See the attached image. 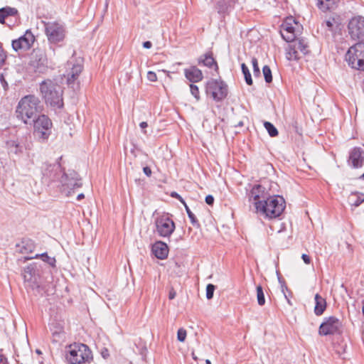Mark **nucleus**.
I'll list each match as a JSON object with an SVG mask.
<instances>
[{
  "instance_id": "33",
  "label": "nucleus",
  "mask_w": 364,
  "mask_h": 364,
  "mask_svg": "<svg viewBox=\"0 0 364 364\" xmlns=\"http://www.w3.org/2000/svg\"><path fill=\"white\" fill-rule=\"evenodd\" d=\"M264 126L269 134L272 137L277 136L278 135V131L277 128L269 122H265Z\"/></svg>"
},
{
  "instance_id": "25",
  "label": "nucleus",
  "mask_w": 364,
  "mask_h": 364,
  "mask_svg": "<svg viewBox=\"0 0 364 364\" xmlns=\"http://www.w3.org/2000/svg\"><path fill=\"white\" fill-rule=\"evenodd\" d=\"M19 251L22 254L32 252L35 249L34 242L30 239H23L20 244L17 245Z\"/></svg>"
},
{
  "instance_id": "41",
  "label": "nucleus",
  "mask_w": 364,
  "mask_h": 364,
  "mask_svg": "<svg viewBox=\"0 0 364 364\" xmlns=\"http://www.w3.org/2000/svg\"><path fill=\"white\" fill-rule=\"evenodd\" d=\"M186 338V331L184 328H179L177 332V338L180 342L185 341Z\"/></svg>"
},
{
  "instance_id": "42",
  "label": "nucleus",
  "mask_w": 364,
  "mask_h": 364,
  "mask_svg": "<svg viewBox=\"0 0 364 364\" xmlns=\"http://www.w3.org/2000/svg\"><path fill=\"white\" fill-rule=\"evenodd\" d=\"M218 12H224L226 9V4L225 0H218L216 2Z\"/></svg>"
},
{
  "instance_id": "46",
  "label": "nucleus",
  "mask_w": 364,
  "mask_h": 364,
  "mask_svg": "<svg viewBox=\"0 0 364 364\" xmlns=\"http://www.w3.org/2000/svg\"><path fill=\"white\" fill-rule=\"evenodd\" d=\"M171 196L172 198L178 199L183 205L186 204L185 200L183 199V198L176 192H172L171 193Z\"/></svg>"
},
{
  "instance_id": "57",
  "label": "nucleus",
  "mask_w": 364,
  "mask_h": 364,
  "mask_svg": "<svg viewBox=\"0 0 364 364\" xmlns=\"http://www.w3.org/2000/svg\"><path fill=\"white\" fill-rule=\"evenodd\" d=\"M85 198V195L83 193H80L77 197V200H80Z\"/></svg>"
},
{
  "instance_id": "15",
  "label": "nucleus",
  "mask_w": 364,
  "mask_h": 364,
  "mask_svg": "<svg viewBox=\"0 0 364 364\" xmlns=\"http://www.w3.org/2000/svg\"><path fill=\"white\" fill-rule=\"evenodd\" d=\"M348 29L353 39L364 41V17L358 16L351 18Z\"/></svg>"
},
{
  "instance_id": "12",
  "label": "nucleus",
  "mask_w": 364,
  "mask_h": 364,
  "mask_svg": "<svg viewBox=\"0 0 364 364\" xmlns=\"http://www.w3.org/2000/svg\"><path fill=\"white\" fill-rule=\"evenodd\" d=\"M156 230L158 235L163 237H168L174 232L175 223L168 214L161 215L155 220Z\"/></svg>"
},
{
  "instance_id": "43",
  "label": "nucleus",
  "mask_w": 364,
  "mask_h": 364,
  "mask_svg": "<svg viewBox=\"0 0 364 364\" xmlns=\"http://www.w3.org/2000/svg\"><path fill=\"white\" fill-rule=\"evenodd\" d=\"M277 274L278 277V281L281 284L282 290L284 293V289H287V287L285 284L284 279L282 278V277L281 276L280 273L278 271L277 272Z\"/></svg>"
},
{
  "instance_id": "22",
  "label": "nucleus",
  "mask_w": 364,
  "mask_h": 364,
  "mask_svg": "<svg viewBox=\"0 0 364 364\" xmlns=\"http://www.w3.org/2000/svg\"><path fill=\"white\" fill-rule=\"evenodd\" d=\"M151 251L154 256L159 259H164L168 255V247L162 241H157L153 245Z\"/></svg>"
},
{
  "instance_id": "9",
  "label": "nucleus",
  "mask_w": 364,
  "mask_h": 364,
  "mask_svg": "<svg viewBox=\"0 0 364 364\" xmlns=\"http://www.w3.org/2000/svg\"><path fill=\"white\" fill-rule=\"evenodd\" d=\"M343 332L342 321L336 316L325 317L318 328L320 336L341 335Z\"/></svg>"
},
{
  "instance_id": "17",
  "label": "nucleus",
  "mask_w": 364,
  "mask_h": 364,
  "mask_svg": "<svg viewBox=\"0 0 364 364\" xmlns=\"http://www.w3.org/2000/svg\"><path fill=\"white\" fill-rule=\"evenodd\" d=\"M299 26L297 23L291 18H287L282 24L280 33L284 40L287 42H292L296 39L295 26Z\"/></svg>"
},
{
  "instance_id": "36",
  "label": "nucleus",
  "mask_w": 364,
  "mask_h": 364,
  "mask_svg": "<svg viewBox=\"0 0 364 364\" xmlns=\"http://www.w3.org/2000/svg\"><path fill=\"white\" fill-rule=\"evenodd\" d=\"M363 195L358 196V194H353L350 200H352V205L355 207L359 206L363 202H364Z\"/></svg>"
},
{
  "instance_id": "39",
  "label": "nucleus",
  "mask_w": 364,
  "mask_h": 364,
  "mask_svg": "<svg viewBox=\"0 0 364 364\" xmlns=\"http://www.w3.org/2000/svg\"><path fill=\"white\" fill-rule=\"evenodd\" d=\"M252 64L253 67V74L255 77L260 75V70L258 65V62L256 58H252Z\"/></svg>"
},
{
  "instance_id": "53",
  "label": "nucleus",
  "mask_w": 364,
  "mask_h": 364,
  "mask_svg": "<svg viewBox=\"0 0 364 364\" xmlns=\"http://www.w3.org/2000/svg\"><path fill=\"white\" fill-rule=\"evenodd\" d=\"M101 355L104 358H107L109 355V350L107 348H103L101 351Z\"/></svg>"
},
{
  "instance_id": "27",
  "label": "nucleus",
  "mask_w": 364,
  "mask_h": 364,
  "mask_svg": "<svg viewBox=\"0 0 364 364\" xmlns=\"http://www.w3.org/2000/svg\"><path fill=\"white\" fill-rule=\"evenodd\" d=\"M53 335V341L58 343L63 339L64 336V331L63 326L60 325L53 326L50 328Z\"/></svg>"
},
{
  "instance_id": "30",
  "label": "nucleus",
  "mask_w": 364,
  "mask_h": 364,
  "mask_svg": "<svg viewBox=\"0 0 364 364\" xmlns=\"http://www.w3.org/2000/svg\"><path fill=\"white\" fill-rule=\"evenodd\" d=\"M333 5V0H317V6L323 11L331 9Z\"/></svg>"
},
{
  "instance_id": "3",
  "label": "nucleus",
  "mask_w": 364,
  "mask_h": 364,
  "mask_svg": "<svg viewBox=\"0 0 364 364\" xmlns=\"http://www.w3.org/2000/svg\"><path fill=\"white\" fill-rule=\"evenodd\" d=\"M40 91L46 104L54 108H61L63 106V88L56 82L46 80L40 85Z\"/></svg>"
},
{
  "instance_id": "56",
  "label": "nucleus",
  "mask_w": 364,
  "mask_h": 364,
  "mask_svg": "<svg viewBox=\"0 0 364 364\" xmlns=\"http://www.w3.org/2000/svg\"><path fill=\"white\" fill-rule=\"evenodd\" d=\"M176 291L173 290V289H171L170 291H169V294H168V298L169 299H173L176 296Z\"/></svg>"
},
{
  "instance_id": "37",
  "label": "nucleus",
  "mask_w": 364,
  "mask_h": 364,
  "mask_svg": "<svg viewBox=\"0 0 364 364\" xmlns=\"http://www.w3.org/2000/svg\"><path fill=\"white\" fill-rule=\"evenodd\" d=\"M25 275L24 278L25 279H30L31 277L35 274V267L33 264H30L27 266L24 269Z\"/></svg>"
},
{
  "instance_id": "16",
  "label": "nucleus",
  "mask_w": 364,
  "mask_h": 364,
  "mask_svg": "<svg viewBox=\"0 0 364 364\" xmlns=\"http://www.w3.org/2000/svg\"><path fill=\"white\" fill-rule=\"evenodd\" d=\"M35 36L31 30H27L24 35L12 41V48L16 52L26 51L31 48L35 41Z\"/></svg>"
},
{
  "instance_id": "23",
  "label": "nucleus",
  "mask_w": 364,
  "mask_h": 364,
  "mask_svg": "<svg viewBox=\"0 0 364 364\" xmlns=\"http://www.w3.org/2000/svg\"><path fill=\"white\" fill-rule=\"evenodd\" d=\"M184 75L188 80L193 83L198 82L203 78L202 71L196 66L184 69Z\"/></svg>"
},
{
  "instance_id": "6",
  "label": "nucleus",
  "mask_w": 364,
  "mask_h": 364,
  "mask_svg": "<svg viewBox=\"0 0 364 364\" xmlns=\"http://www.w3.org/2000/svg\"><path fill=\"white\" fill-rule=\"evenodd\" d=\"M59 183L61 185V191L68 196L71 193V191L79 188L82 185L81 178L74 170H68L67 172L63 171Z\"/></svg>"
},
{
  "instance_id": "61",
  "label": "nucleus",
  "mask_w": 364,
  "mask_h": 364,
  "mask_svg": "<svg viewBox=\"0 0 364 364\" xmlns=\"http://www.w3.org/2000/svg\"><path fill=\"white\" fill-rule=\"evenodd\" d=\"M205 363L206 364H211V363H210V361L209 360H206Z\"/></svg>"
},
{
  "instance_id": "45",
  "label": "nucleus",
  "mask_w": 364,
  "mask_h": 364,
  "mask_svg": "<svg viewBox=\"0 0 364 364\" xmlns=\"http://www.w3.org/2000/svg\"><path fill=\"white\" fill-rule=\"evenodd\" d=\"M0 83H1V85L3 87L4 90H8L9 85H8V83H7L6 80H5V78H4L3 75H0Z\"/></svg>"
},
{
  "instance_id": "2",
  "label": "nucleus",
  "mask_w": 364,
  "mask_h": 364,
  "mask_svg": "<svg viewBox=\"0 0 364 364\" xmlns=\"http://www.w3.org/2000/svg\"><path fill=\"white\" fill-rule=\"evenodd\" d=\"M256 211L265 218L273 219L279 217L284 212L286 203L283 197L271 196L265 201L255 203Z\"/></svg>"
},
{
  "instance_id": "60",
  "label": "nucleus",
  "mask_w": 364,
  "mask_h": 364,
  "mask_svg": "<svg viewBox=\"0 0 364 364\" xmlns=\"http://www.w3.org/2000/svg\"><path fill=\"white\" fill-rule=\"evenodd\" d=\"M360 179H364V173L360 176Z\"/></svg>"
},
{
  "instance_id": "28",
  "label": "nucleus",
  "mask_w": 364,
  "mask_h": 364,
  "mask_svg": "<svg viewBox=\"0 0 364 364\" xmlns=\"http://www.w3.org/2000/svg\"><path fill=\"white\" fill-rule=\"evenodd\" d=\"M6 146L9 153L18 154L23 152V146L20 145L16 141H8L6 142Z\"/></svg>"
},
{
  "instance_id": "58",
  "label": "nucleus",
  "mask_w": 364,
  "mask_h": 364,
  "mask_svg": "<svg viewBox=\"0 0 364 364\" xmlns=\"http://www.w3.org/2000/svg\"><path fill=\"white\" fill-rule=\"evenodd\" d=\"M244 125L243 122L240 121L238 122V124L235 127H242Z\"/></svg>"
},
{
  "instance_id": "55",
  "label": "nucleus",
  "mask_w": 364,
  "mask_h": 364,
  "mask_svg": "<svg viewBox=\"0 0 364 364\" xmlns=\"http://www.w3.org/2000/svg\"><path fill=\"white\" fill-rule=\"evenodd\" d=\"M7 362L6 358L0 353V364H6Z\"/></svg>"
},
{
  "instance_id": "14",
  "label": "nucleus",
  "mask_w": 364,
  "mask_h": 364,
  "mask_svg": "<svg viewBox=\"0 0 364 364\" xmlns=\"http://www.w3.org/2000/svg\"><path fill=\"white\" fill-rule=\"evenodd\" d=\"M82 70L83 67L80 63H73L72 61H68L67 63V83L74 90L79 88L77 78Z\"/></svg>"
},
{
  "instance_id": "8",
  "label": "nucleus",
  "mask_w": 364,
  "mask_h": 364,
  "mask_svg": "<svg viewBox=\"0 0 364 364\" xmlns=\"http://www.w3.org/2000/svg\"><path fill=\"white\" fill-rule=\"evenodd\" d=\"M47 63L46 52L41 48L33 49L31 54L28 69L36 73H44L48 68Z\"/></svg>"
},
{
  "instance_id": "19",
  "label": "nucleus",
  "mask_w": 364,
  "mask_h": 364,
  "mask_svg": "<svg viewBox=\"0 0 364 364\" xmlns=\"http://www.w3.org/2000/svg\"><path fill=\"white\" fill-rule=\"evenodd\" d=\"M348 162L354 168L362 167L364 164V151L360 147H354L349 153Z\"/></svg>"
},
{
  "instance_id": "50",
  "label": "nucleus",
  "mask_w": 364,
  "mask_h": 364,
  "mask_svg": "<svg viewBox=\"0 0 364 364\" xmlns=\"http://www.w3.org/2000/svg\"><path fill=\"white\" fill-rule=\"evenodd\" d=\"M301 259H303L304 262L306 264H309L311 262V257L306 254H303L301 255Z\"/></svg>"
},
{
  "instance_id": "59",
  "label": "nucleus",
  "mask_w": 364,
  "mask_h": 364,
  "mask_svg": "<svg viewBox=\"0 0 364 364\" xmlns=\"http://www.w3.org/2000/svg\"><path fill=\"white\" fill-rule=\"evenodd\" d=\"M36 353H38V354H41V351L40 350H38V349H37V350H36Z\"/></svg>"
},
{
  "instance_id": "40",
  "label": "nucleus",
  "mask_w": 364,
  "mask_h": 364,
  "mask_svg": "<svg viewBox=\"0 0 364 364\" xmlns=\"http://www.w3.org/2000/svg\"><path fill=\"white\" fill-rule=\"evenodd\" d=\"M215 289V286L209 284L206 287V297L208 299H211L213 297V294Z\"/></svg>"
},
{
  "instance_id": "5",
  "label": "nucleus",
  "mask_w": 364,
  "mask_h": 364,
  "mask_svg": "<svg viewBox=\"0 0 364 364\" xmlns=\"http://www.w3.org/2000/svg\"><path fill=\"white\" fill-rule=\"evenodd\" d=\"M346 60L352 68L364 71V43L359 42L350 47Z\"/></svg>"
},
{
  "instance_id": "4",
  "label": "nucleus",
  "mask_w": 364,
  "mask_h": 364,
  "mask_svg": "<svg viewBox=\"0 0 364 364\" xmlns=\"http://www.w3.org/2000/svg\"><path fill=\"white\" fill-rule=\"evenodd\" d=\"M66 359L70 364H85L92 360V351L83 343H74L70 346Z\"/></svg>"
},
{
  "instance_id": "29",
  "label": "nucleus",
  "mask_w": 364,
  "mask_h": 364,
  "mask_svg": "<svg viewBox=\"0 0 364 364\" xmlns=\"http://www.w3.org/2000/svg\"><path fill=\"white\" fill-rule=\"evenodd\" d=\"M38 258H41L43 262H46L51 267L55 266L56 260H55V257H49L46 252L42 253L41 255L36 254L35 256L28 257V259H38Z\"/></svg>"
},
{
  "instance_id": "47",
  "label": "nucleus",
  "mask_w": 364,
  "mask_h": 364,
  "mask_svg": "<svg viewBox=\"0 0 364 364\" xmlns=\"http://www.w3.org/2000/svg\"><path fill=\"white\" fill-rule=\"evenodd\" d=\"M18 23H19V22H14V18H8L6 20V22L4 24H6L9 28H12L13 26L18 25Z\"/></svg>"
},
{
  "instance_id": "52",
  "label": "nucleus",
  "mask_w": 364,
  "mask_h": 364,
  "mask_svg": "<svg viewBox=\"0 0 364 364\" xmlns=\"http://www.w3.org/2000/svg\"><path fill=\"white\" fill-rule=\"evenodd\" d=\"M143 171L144 174H146L147 176H151V170L149 166H145L143 168Z\"/></svg>"
},
{
  "instance_id": "54",
  "label": "nucleus",
  "mask_w": 364,
  "mask_h": 364,
  "mask_svg": "<svg viewBox=\"0 0 364 364\" xmlns=\"http://www.w3.org/2000/svg\"><path fill=\"white\" fill-rule=\"evenodd\" d=\"M151 46H152V43H151V41H145V42L143 43V47L144 48L149 49V48H151Z\"/></svg>"
},
{
  "instance_id": "44",
  "label": "nucleus",
  "mask_w": 364,
  "mask_h": 364,
  "mask_svg": "<svg viewBox=\"0 0 364 364\" xmlns=\"http://www.w3.org/2000/svg\"><path fill=\"white\" fill-rule=\"evenodd\" d=\"M147 79L151 82H156L157 80L156 74L153 71H149L147 73Z\"/></svg>"
},
{
  "instance_id": "38",
  "label": "nucleus",
  "mask_w": 364,
  "mask_h": 364,
  "mask_svg": "<svg viewBox=\"0 0 364 364\" xmlns=\"http://www.w3.org/2000/svg\"><path fill=\"white\" fill-rule=\"evenodd\" d=\"M190 90L191 95L198 101L200 99L198 87L194 84H191Z\"/></svg>"
},
{
  "instance_id": "13",
  "label": "nucleus",
  "mask_w": 364,
  "mask_h": 364,
  "mask_svg": "<svg viewBox=\"0 0 364 364\" xmlns=\"http://www.w3.org/2000/svg\"><path fill=\"white\" fill-rule=\"evenodd\" d=\"M45 32L50 43L58 44L62 42L65 37L64 27L57 23H48L45 26Z\"/></svg>"
},
{
  "instance_id": "26",
  "label": "nucleus",
  "mask_w": 364,
  "mask_h": 364,
  "mask_svg": "<svg viewBox=\"0 0 364 364\" xmlns=\"http://www.w3.org/2000/svg\"><path fill=\"white\" fill-rule=\"evenodd\" d=\"M203 63V65L210 68H215L218 69V65L213 58L212 53H206L198 59V64Z\"/></svg>"
},
{
  "instance_id": "7",
  "label": "nucleus",
  "mask_w": 364,
  "mask_h": 364,
  "mask_svg": "<svg viewBox=\"0 0 364 364\" xmlns=\"http://www.w3.org/2000/svg\"><path fill=\"white\" fill-rule=\"evenodd\" d=\"M205 92L215 102H220L228 96V85L220 79H211L206 82Z\"/></svg>"
},
{
  "instance_id": "18",
  "label": "nucleus",
  "mask_w": 364,
  "mask_h": 364,
  "mask_svg": "<svg viewBox=\"0 0 364 364\" xmlns=\"http://www.w3.org/2000/svg\"><path fill=\"white\" fill-rule=\"evenodd\" d=\"M270 196L267 188L260 184L255 185L248 193L249 200H253L254 203L257 201H265Z\"/></svg>"
},
{
  "instance_id": "48",
  "label": "nucleus",
  "mask_w": 364,
  "mask_h": 364,
  "mask_svg": "<svg viewBox=\"0 0 364 364\" xmlns=\"http://www.w3.org/2000/svg\"><path fill=\"white\" fill-rule=\"evenodd\" d=\"M324 25L328 28V29L329 31H332L333 30V21H331L330 19L327 20V21H325L323 22V23L322 24V26H324Z\"/></svg>"
},
{
  "instance_id": "20",
  "label": "nucleus",
  "mask_w": 364,
  "mask_h": 364,
  "mask_svg": "<svg viewBox=\"0 0 364 364\" xmlns=\"http://www.w3.org/2000/svg\"><path fill=\"white\" fill-rule=\"evenodd\" d=\"M60 164L46 165V168L43 171V177L47 178L50 181H59L61 174L63 173Z\"/></svg>"
},
{
  "instance_id": "32",
  "label": "nucleus",
  "mask_w": 364,
  "mask_h": 364,
  "mask_svg": "<svg viewBox=\"0 0 364 364\" xmlns=\"http://www.w3.org/2000/svg\"><path fill=\"white\" fill-rule=\"evenodd\" d=\"M183 205L185 207L186 211L188 214V216L191 220V224L195 227L199 228L200 223L197 220L196 217L195 216V215L192 213V211L190 210L189 207L187 205L186 203L184 204Z\"/></svg>"
},
{
  "instance_id": "21",
  "label": "nucleus",
  "mask_w": 364,
  "mask_h": 364,
  "mask_svg": "<svg viewBox=\"0 0 364 364\" xmlns=\"http://www.w3.org/2000/svg\"><path fill=\"white\" fill-rule=\"evenodd\" d=\"M14 18V22H20L18 11L16 9L6 6L0 9V23L4 24L8 18Z\"/></svg>"
},
{
  "instance_id": "35",
  "label": "nucleus",
  "mask_w": 364,
  "mask_h": 364,
  "mask_svg": "<svg viewBox=\"0 0 364 364\" xmlns=\"http://www.w3.org/2000/svg\"><path fill=\"white\" fill-rule=\"evenodd\" d=\"M263 75L265 82L269 83L272 81V75L270 68L268 65H264L262 68Z\"/></svg>"
},
{
  "instance_id": "31",
  "label": "nucleus",
  "mask_w": 364,
  "mask_h": 364,
  "mask_svg": "<svg viewBox=\"0 0 364 364\" xmlns=\"http://www.w3.org/2000/svg\"><path fill=\"white\" fill-rule=\"evenodd\" d=\"M241 69H242V72L244 75L246 83L248 85H252V79L251 74L250 73V70H249V68H247V66L245 63H242Z\"/></svg>"
},
{
  "instance_id": "24",
  "label": "nucleus",
  "mask_w": 364,
  "mask_h": 364,
  "mask_svg": "<svg viewBox=\"0 0 364 364\" xmlns=\"http://www.w3.org/2000/svg\"><path fill=\"white\" fill-rule=\"evenodd\" d=\"M315 306L314 314L316 316H321L326 309L327 304L326 299L320 294H316L314 297Z\"/></svg>"
},
{
  "instance_id": "51",
  "label": "nucleus",
  "mask_w": 364,
  "mask_h": 364,
  "mask_svg": "<svg viewBox=\"0 0 364 364\" xmlns=\"http://www.w3.org/2000/svg\"><path fill=\"white\" fill-rule=\"evenodd\" d=\"M139 127H140V128L142 129L143 133H144V134H146V132L145 129L148 127V124H147V122H141V123L139 124Z\"/></svg>"
},
{
  "instance_id": "1",
  "label": "nucleus",
  "mask_w": 364,
  "mask_h": 364,
  "mask_svg": "<svg viewBox=\"0 0 364 364\" xmlns=\"http://www.w3.org/2000/svg\"><path fill=\"white\" fill-rule=\"evenodd\" d=\"M42 105L39 98L34 95L23 97L16 109V117L24 124H31V121L41 113Z\"/></svg>"
},
{
  "instance_id": "34",
  "label": "nucleus",
  "mask_w": 364,
  "mask_h": 364,
  "mask_svg": "<svg viewBox=\"0 0 364 364\" xmlns=\"http://www.w3.org/2000/svg\"><path fill=\"white\" fill-rule=\"evenodd\" d=\"M257 299L259 306H263L265 304L264 294L262 287L259 285L257 287Z\"/></svg>"
},
{
  "instance_id": "49",
  "label": "nucleus",
  "mask_w": 364,
  "mask_h": 364,
  "mask_svg": "<svg viewBox=\"0 0 364 364\" xmlns=\"http://www.w3.org/2000/svg\"><path fill=\"white\" fill-rule=\"evenodd\" d=\"M205 203L209 205H212L213 203H214V198L213 196L211 195H208L206 197H205Z\"/></svg>"
},
{
  "instance_id": "11",
  "label": "nucleus",
  "mask_w": 364,
  "mask_h": 364,
  "mask_svg": "<svg viewBox=\"0 0 364 364\" xmlns=\"http://www.w3.org/2000/svg\"><path fill=\"white\" fill-rule=\"evenodd\" d=\"M287 48L286 56L289 60H298L309 53V46L305 39H295Z\"/></svg>"
},
{
  "instance_id": "10",
  "label": "nucleus",
  "mask_w": 364,
  "mask_h": 364,
  "mask_svg": "<svg viewBox=\"0 0 364 364\" xmlns=\"http://www.w3.org/2000/svg\"><path fill=\"white\" fill-rule=\"evenodd\" d=\"M33 124L34 133L40 139H47L51 134L53 126L51 120L45 114H38L36 118L31 121Z\"/></svg>"
}]
</instances>
